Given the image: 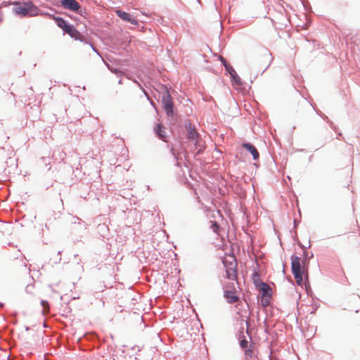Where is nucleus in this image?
I'll return each mask as SVG.
<instances>
[{
	"instance_id": "f257e3e1",
	"label": "nucleus",
	"mask_w": 360,
	"mask_h": 360,
	"mask_svg": "<svg viewBox=\"0 0 360 360\" xmlns=\"http://www.w3.org/2000/svg\"><path fill=\"white\" fill-rule=\"evenodd\" d=\"M291 260L292 271L295 281L297 285H302L304 280H307L308 278L307 271L304 265V262L302 264L300 258L297 256H292Z\"/></svg>"
},
{
	"instance_id": "f03ea898",
	"label": "nucleus",
	"mask_w": 360,
	"mask_h": 360,
	"mask_svg": "<svg viewBox=\"0 0 360 360\" xmlns=\"http://www.w3.org/2000/svg\"><path fill=\"white\" fill-rule=\"evenodd\" d=\"M223 263L226 268L227 278L231 281H236L237 278V262L235 257L229 255L225 257Z\"/></svg>"
},
{
	"instance_id": "7ed1b4c3",
	"label": "nucleus",
	"mask_w": 360,
	"mask_h": 360,
	"mask_svg": "<svg viewBox=\"0 0 360 360\" xmlns=\"http://www.w3.org/2000/svg\"><path fill=\"white\" fill-rule=\"evenodd\" d=\"M57 25L58 27H60L65 32L68 34L71 37L74 38L75 39H82V34L75 29V27L72 25H69L62 18H56V19Z\"/></svg>"
},
{
	"instance_id": "20e7f679",
	"label": "nucleus",
	"mask_w": 360,
	"mask_h": 360,
	"mask_svg": "<svg viewBox=\"0 0 360 360\" xmlns=\"http://www.w3.org/2000/svg\"><path fill=\"white\" fill-rule=\"evenodd\" d=\"M162 103L164 106V109L169 116H172L173 115V102L171 96L169 94V91L167 90L166 94L162 97Z\"/></svg>"
},
{
	"instance_id": "39448f33",
	"label": "nucleus",
	"mask_w": 360,
	"mask_h": 360,
	"mask_svg": "<svg viewBox=\"0 0 360 360\" xmlns=\"http://www.w3.org/2000/svg\"><path fill=\"white\" fill-rule=\"evenodd\" d=\"M15 13L20 15H26L30 11V6L27 3H16L13 8Z\"/></svg>"
},
{
	"instance_id": "423d86ee",
	"label": "nucleus",
	"mask_w": 360,
	"mask_h": 360,
	"mask_svg": "<svg viewBox=\"0 0 360 360\" xmlns=\"http://www.w3.org/2000/svg\"><path fill=\"white\" fill-rule=\"evenodd\" d=\"M116 14L121 19H122L123 20H124L126 22H130L132 25H137L138 24L137 20H136L134 18L131 17V14H129V13L122 11H120V10H117L116 11Z\"/></svg>"
},
{
	"instance_id": "0eeeda50",
	"label": "nucleus",
	"mask_w": 360,
	"mask_h": 360,
	"mask_svg": "<svg viewBox=\"0 0 360 360\" xmlns=\"http://www.w3.org/2000/svg\"><path fill=\"white\" fill-rule=\"evenodd\" d=\"M61 4L65 8H68L73 11H76L80 8L79 3L75 0H62Z\"/></svg>"
},
{
	"instance_id": "6e6552de",
	"label": "nucleus",
	"mask_w": 360,
	"mask_h": 360,
	"mask_svg": "<svg viewBox=\"0 0 360 360\" xmlns=\"http://www.w3.org/2000/svg\"><path fill=\"white\" fill-rule=\"evenodd\" d=\"M259 290L262 297H271V287L263 282H259Z\"/></svg>"
},
{
	"instance_id": "1a4fd4ad",
	"label": "nucleus",
	"mask_w": 360,
	"mask_h": 360,
	"mask_svg": "<svg viewBox=\"0 0 360 360\" xmlns=\"http://www.w3.org/2000/svg\"><path fill=\"white\" fill-rule=\"evenodd\" d=\"M243 147L252 155L254 160H257L259 158V153L253 145L250 143H243Z\"/></svg>"
},
{
	"instance_id": "9d476101",
	"label": "nucleus",
	"mask_w": 360,
	"mask_h": 360,
	"mask_svg": "<svg viewBox=\"0 0 360 360\" xmlns=\"http://www.w3.org/2000/svg\"><path fill=\"white\" fill-rule=\"evenodd\" d=\"M224 296L227 300V302L229 303H234L238 301V297L236 295L235 291L232 290H225Z\"/></svg>"
},
{
	"instance_id": "9b49d317",
	"label": "nucleus",
	"mask_w": 360,
	"mask_h": 360,
	"mask_svg": "<svg viewBox=\"0 0 360 360\" xmlns=\"http://www.w3.org/2000/svg\"><path fill=\"white\" fill-rule=\"evenodd\" d=\"M155 132L158 135L159 138L162 139L163 141H165V139L166 137V131L165 128L162 126V124L159 123L156 125L155 127Z\"/></svg>"
},
{
	"instance_id": "f8f14e48",
	"label": "nucleus",
	"mask_w": 360,
	"mask_h": 360,
	"mask_svg": "<svg viewBox=\"0 0 360 360\" xmlns=\"http://www.w3.org/2000/svg\"><path fill=\"white\" fill-rule=\"evenodd\" d=\"M198 136V134L195 131V130L193 129H191V127H190L188 129V139L193 140V141H196Z\"/></svg>"
},
{
	"instance_id": "ddd939ff",
	"label": "nucleus",
	"mask_w": 360,
	"mask_h": 360,
	"mask_svg": "<svg viewBox=\"0 0 360 360\" xmlns=\"http://www.w3.org/2000/svg\"><path fill=\"white\" fill-rule=\"evenodd\" d=\"M245 350V356H246V358L248 359V358H252V354H253V351H252V345H250V347H248L247 349H244Z\"/></svg>"
},
{
	"instance_id": "4468645a",
	"label": "nucleus",
	"mask_w": 360,
	"mask_h": 360,
	"mask_svg": "<svg viewBox=\"0 0 360 360\" xmlns=\"http://www.w3.org/2000/svg\"><path fill=\"white\" fill-rule=\"evenodd\" d=\"M271 297H262V304L263 306L266 307L269 304Z\"/></svg>"
},
{
	"instance_id": "2eb2a0df",
	"label": "nucleus",
	"mask_w": 360,
	"mask_h": 360,
	"mask_svg": "<svg viewBox=\"0 0 360 360\" xmlns=\"http://www.w3.org/2000/svg\"><path fill=\"white\" fill-rule=\"evenodd\" d=\"M240 345L243 349H245L250 347L248 341L246 340L245 339H243L240 341Z\"/></svg>"
},
{
	"instance_id": "dca6fc26",
	"label": "nucleus",
	"mask_w": 360,
	"mask_h": 360,
	"mask_svg": "<svg viewBox=\"0 0 360 360\" xmlns=\"http://www.w3.org/2000/svg\"><path fill=\"white\" fill-rule=\"evenodd\" d=\"M253 280L256 284L257 286L259 287V282H262L259 278V275L257 274H255L253 275Z\"/></svg>"
},
{
	"instance_id": "f3484780",
	"label": "nucleus",
	"mask_w": 360,
	"mask_h": 360,
	"mask_svg": "<svg viewBox=\"0 0 360 360\" xmlns=\"http://www.w3.org/2000/svg\"><path fill=\"white\" fill-rule=\"evenodd\" d=\"M233 79L234 80V82L236 84H241L240 78V77L238 75L236 76H235L234 77H233Z\"/></svg>"
},
{
	"instance_id": "a211bd4d",
	"label": "nucleus",
	"mask_w": 360,
	"mask_h": 360,
	"mask_svg": "<svg viewBox=\"0 0 360 360\" xmlns=\"http://www.w3.org/2000/svg\"><path fill=\"white\" fill-rule=\"evenodd\" d=\"M212 229H213V231L216 233L218 232L219 229V226L217 224V223H214L213 225H212Z\"/></svg>"
},
{
	"instance_id": "6ab92c4d",
	"label": "nucleus",
	"mask_w": 360,
	"mask_h": 360,
	"mask_svg": "<svg viewBox=\"0 0 360 360\" xmlns=\"http://www.w3.org/2000/svg\"><path fill=\"white\" fill-rule=\"evenodd\" d=\"M229 74L231 75L232 78L237 75V73L233 68H231V71L229 72Z\"/></svg>"
},
{
	"instance_id": "aec40b11",
	"label": "nucleus",
	"mask_w": 360,
	"mask_h": 360,
	"mask_svg": "<svg viewBox=\"0 0 360 360\" xmlns=\"http://www.w3.org/2000/svg\"><path fill=\"white\" fill-rule=\"evenodd\" d=\"M229 74L231 75L232 78L237 75V73L233 68H231V71L229 72Z\"/></svg>"
},
{
	"instance_id": "412c9836",
	"label": "nucleus",
	"mask_w": 360,
	"mask_h": 360,
	"mask_svg": "<svg viewBox=\"0 0 360 360\" xmlns=\"http://www.w3.org/2000/svg\"><path fill=\"white\" fill-rule=\"evenodd\" d=\"M229 74L231 75L232 78L237 75V73L233 68H231V71L229 72Z\"/></svg>"
},
{
	"instance_id": "4be33fe9",
	"label": "nucleus",
	"mask_w": 360,
	"mask_h": 360,
	"mask_svg": "<svg viewBox=\"0 0 360 360\" xmlns=\"http://www.w3.org/2000/svg\"><path fill=\"white\" fill-rule=\"evenodd\" d=\"M224 66L226 68V70L229 72L231 71V68H233L232 66H231L229 64H224Z\"/></svg>"
},
{
	"instance_id": "5701e85b",
	"label": "nucleus",
	"mask_w": 360,
	"mask_h": 360,
	"mask_svg": "<svg viewBox=\"0 0 360 360\" xmlns=\"http://www.w3.org/2000/svg\"><path fill=\"white\" fill-rule=\"evenodd\" d=\"M41 305L44 307V309L42 311V313L44 314L45 312V301L42 300L41 302Z\"/></svg>"
},
{
	"instance_id": "b1692460",
	"label": "nucleus",
	"mask_w": 360,
	"mask_h": 360,
	"mask_svg": "<svg viewBox=\"0 0 360 360\" xmlns=\"http://www.w3.org/2000/svg\"><path fill=\"white\" fill-rule=\"evenodd\" d=\"M220 60L223 63L224 65L227 64L226 62V60L222 56H220Z\"/></svg>"
},
{
	"instance_id": "393cba45",
	"label": "nucleus",
	"mask_w": 360,
	"mask_h": 360,
	"mask_svg": "<svg viewBox=\"0 0 360 360\" xmlns=\"http://www.w3.org/2000/svg\"><path fill=\"white\" fill-rule=\"evenodd\" d=\"M266 56H267V58H269V60L271 59V55L269 53H266Z\"/></svg>"
},
{
	"instance_id": "a878e982",
	"label": "nucleus",
	"mask_w": 360,
	"mask_h": 360,
	"mask_svg": "<svg viewBox=\"0 0 360 360\" xmlns=\"http://www.w3.org/2000/svg\"><path fill=\"white\" fill-rule=\"evenodd\" d=\"M43 326L45 327V321L43 323Z\"/></svg>"
},
{
	"instance_id": "bb28decb",
	"label": "nucleus",
	"mask_w": 360,
	"mask_h": 360,
	"mask_svg": "<svg viewBox=\"0 0 360 360\" xmlns=\"http://www.w3.org/2000/svg\"><path fill=\"white\" fill-rule=\"evenodd\" d=\"M1 21V18H0V22Z\"/></svg>"
}]
</instances>
